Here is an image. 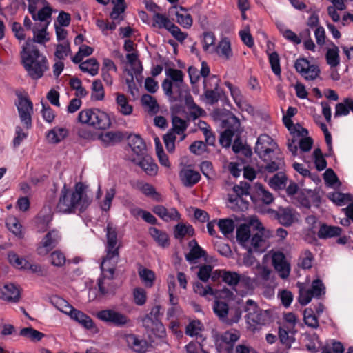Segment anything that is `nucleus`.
<instances>
[{
    "label": "nucleus",
    "mask_w": 353,
    "mask_h": 353,
    "mask_svg": "<svg viewBox=\"0 0 353 353\" xmlns=\"http://www.w3.org/2000/svg\"><path fill=\"white\" fill-rule=\"evenodd\" d=\"M130 340L132 344V347L135 352L144 353L147 351L148 343L146 341L139 339L135 336H132L130 337Z\"/></svg>",
    "instance_id": "60"
},
{
    "label": "nucleus",
    "mask_w": 353,
    "mask_h": 353,
    "mask_svg": "<svg viewBox=\"0 0 353 353\" xmlns=\"http://www.w3.org/2000/svg\"><path fill=\"white\" fill-rule=\"evenodd\" d=\"M174 234L176 239H182L187 234L193 236L194 230L190 224L179 223L175 225Z\"/></svg>",
    "instance_id": "41"
},
{
    "label": "nucleus",
    "mask_w": 353,
    "mask_h": 353,
    "mask_svg": "<svg viewBox=\"0 0 353 353\" xmlns=\"http://www.w3.org/2000/svg\"><path fill=\"white\" fill-rule=\"evenodd\" d=\"M97 317L101 321L119 327H123L130 322V319L125 314L112 309L98 312Z\"/></svg>",
    "instance_id": "8"
},
{
    "label": "nucleus",
    "mask_w": 353,
    "mask_h": 353,
    "mask_svg": "<svg viewBox=\"0 0 353 353\" xmlns=\"http://www.w3.org/2000/svg\"><path fill=\"white\" fill-rule=\"evenodd\" d=\"M105 253L101 264V269L102 272H108L107 276L111 277L114 274L116 266L120 259L119 250H105Z\"/></svg>",
    "instance_id": "12"
},
{
    "label": "nucleus",
    "mask_w": 353,
    "mask_h": 353,
    "mask_svg": "<svg viewBox=\"0 0 353 353\" xmlns=\"http://www.w3.org/2000/svg\"><path fill=\"white\" fill-rule=\"evenodd\" d=\"M8 259L11 265L19 269H26L28 265V261L23 257H20L14 252H10L8 254Z\"/></svg>",
    "instance_id": "55"
},
{
    "label": "nucleus",
    "mask_w": 353,
    "mask_h": 353,
    "mask_svg": "<svg viewBox=\"0 0 353 353\" xmlns=\"http://www.w3.org/2000/svg\"><path fill=\"white\" fill-rule=\"evenodd\" d=\"M99 67V63L94 58H90L79 65V68L82 72H88L92 76H94L98 73Z\"/></svg>",
    "instance_id": "43"
},
{
    "label": "nucleus",
    "mask_w": 353,
    "mask_h": 353,
    "mask_svg": "<svg viewBox=\"0 0 353 353\" xmlns=\"http://www.w3.org/2000/svg\"><path fill=\"white\" fill-rule=\"evenodd\" d=\"M172 22L164 14L155 13L153 16V26H157L159 28H165L169 30Z\"/></svg>",
    "instance_id": "53"
},
{
    "label": "nucleus",
    "mask_w": 353,
    "mask_h": 353,
    "mask_svg": "<svg viewBox=\"0 0 353 353\" xmlns=\"http://www.w3.org/2000/svg\"><path fill=\"white\" fill-rule=\"evenodd\" d=\"M350 110L353 112V99L346 98L343 100V102L336 104L334 116H346Z\"/></svg>",
    "instance_id": "35"
},
{
    "label": "nucleus",
    "mask_w": 353,
    "mask_h": 353,
    "mask_svg": "<svg viewBox=\"0 0 353 353\" xmlns=\"http://www.w3.org/2000/svg\"><path fill=\"white\" fill-rule=\"evenodd\" d=\"M172 128L169 131H172L176 135L183 134L188 128L186 121L181 119L178 116H174L172 119Z\"/></svg>",
    "instance_id": "51"
},
{
    "label": "nucleus",
    "mask_w": 353,
    "mask_h": 353,
    "mask_svg": "<svg viewBox=\"0 0 353 353\" xmlns=\"http://www.w3.org/2000/svg\"><path fill=\"white\" fill-rule=\"evenodd\" d=\"M314 260L313 254L309 250H305L299 256L298 266L303 270L310 269L312 267Z\"/></svg>",
    "instance_id": "40"
},
{
    "label": "nucleus",
    "mask_w": 353,
    "mask_h": 353,
    "mask_svg": "<svg viewBox=\"0 0 353 353\" xmlns=\"http://www.w3.org/2000/svg\"><path fill=\"white\" fill-rule=\"evenodd\" d=\"M303 320L305 323L310 327L317 328L319 327V321L314 311L312 308H306L303 312Z\"/></svg>",
    "instance_id": "54"
},
{
    "label": "nucleus",
    "mask_w": 353,
    "mask_h": 353,
    "mask_svg": "<svg viewBox=\"0 0 353 353\" xmlns=\"http://www.w3.org/2000/svg\"><path fill=\"white\" fill-rule=\"evenodd\" d=\"M141 190L145 196L151 197L155 201L161 202L163 201V196L156 191L154 186L149 183L143 184Z\"/></svg>",
    "instance_id": "57"
},
{
    "label": "nucleus",
    "mask_w": 353,
    "mask_h": 353,
    "mask_svg": "<svg viewBox=\"0 0 353 353\" xmlns=\"http://www.w3.org/2000/svg\"><path fill=\"white\" fill-rule=\"evenodd\" d=\"M216 37L214 33L210 32H205L203 34V49L205 52H210L213 48H215L214 43Z\"/></svg>",
    "instance_id": "58"
},
{
    "label": "nucleus",
    "mask_w": 353,
    "mask_h": 353,
    "mask_svg": "<svg viewBox=\"0 0 353 353\" xmlns=\"http://www.w3.org/2000/svg\"><path fill=\"white\" fill-rule=\"evenodd\" d=\"M119 111L123 115H130L132 112V107L128 103L126 97L123 94H117L116 99Z\"/></svg>",
    "instance_id": "46"
},
{
    "label": "nucleus",
    "mask_w": 353,
    "mask_h": 353,
    "mask_svg": "<svg viewBox=\"0 0 353 353\" xmlns=\"http://www.w3.org/2000/svg\"><path fill=\"white\" fill-rule=\"evenodd\" d=\"M188 246L190 248V252L185 257L190 263H195L198 259L206 255L205 251L199 245L195 239L191 240L188 243Z\"/></svg>",
    "instance_id": "19"
},
{
    "label": "nucleus",
    "mask_w": 353,
    "mask_h": 353,
    "mask_svg": "<svg viewBox=\"0 0 353 353\" xmlns=\"http://www.w3.org/2000/svg\"><path fill=\"white\" fill-rule=\"evenodd\" d=\"M105 92L100 80H94L92 84L91 99L92 101H102L104 99Z\"/></svg>",
    "instance_id": "49"
},
{
    "label": "nucleus",
    "mask_w": 353,
    "mask_h": 353,
    "mask_svg": "<svg viewBox=\"0 0 353 353\" xmlns=\"http://www.w3.org/2000/svg\"><path fill=\"white\" fill-rule=\"evenodd\" d=\"M211 52H216L224 60H229L233 56L230 42L227 38L222 39L217 46L211 50Z\"/></svg>",
    "instance_id": "22"
},
{
    "label": "nucleus",
    "mask_w": 353,
    "mask_h": 353,
    "mask_svg": "<svg viewBox=\"0 0 353 353\" xmlns=\"http://www.w3.org/2000/svg\"><path fill=\"white\" fill-rule=\"evenodd\" d=\"M126 137L128 139V144L132 150L137 155H143L146 146L141 137L137 134L128 136L126 134Z\"/></svg>",
    "instance_id": "29"
},
{
    "label": "nucleus",
    "mask_w": 353,
    "mask_h": 353,
    "mask_svg": "<svg viewBox=\"0 0 353 353\" xmlns=\"http://www.w3.org/2000/svg\"><path fill=\"white\" fill-rule=\"evenodd\" d=\"M251 235V230L250 225L247 224H241L236 230V239L243 244L246 243Z\"/></svg>",
    "instance_id": "56"
},
{
    "label": "nucleus",
    "mask_w": 353,
    "mask_h": 353,
    "mask_svg": "<svg viewBox=\"0 0 353 353\" xmlns=\"http://www.w3.org/2000/svg\"><path fill=\"white\" fill-rule=\"evenodd\" d=\"M269 212L284 226H290L295 219V213L290 208H279V210H270Z\"/></svg>",
    "instance_id": "13"
},
{
    "label": "nucleus",
    "mask_w": 353,
    "mask_h": 353,
    "mask_svg": "<svg viewBox=\"0 0 353 353\" xmlns=\"http://www.w3.org/2000/svg\"><path fill=\"white\" fill-rule=\"evenodd\" d=\"M250 185L248 182L241 181L239 185L233 187L234 194H228L230 208L234 210L244 211L248 208L249 202L244 198L250 195Z\"/></svg>",
    "instance_id": "3"
},
{
    "label": "nucleus",
    "mask_w": 353,
    "mask_h": 353,
    "mask_svg": "<svg viewBox=\"0 0 353 353\" xmlns=\"http://www.w3.org/2000/svg\"><path fill=\"white\" fill-rule=\"evenodd\" d=\"M6 225L7 228L15 236L19 237L23 236L22 225L16 216H8L6 219Z\"/></svg>",
    "instance_id": "34"
},
{
    "label": "nucleus",
    "mask_w": 353,
    "mask_h": 353,
    "mask_svg": "<svg viewBox=\"0 0 353 353\" xmlns=\"http://www.w3.org/2000/svg\"><path fill=\"white\" fill-rule=\"evenodd\" d=\"M51 302L59 311L68 316L70 315L74 308L68 301L60 297L53 298Z\"/></svg>",
    "instance_id": "48"
},
{
    "label": "nucleus",
    "mask_w": 353,
    "mask_h": 353,
    "mask_svg": "<svg viewBox=\"0 0 353 353\" xmlns=\"http://www.w3.org/2000/svg\"><path fill=\"white\" fill-rule=\"evenodd\" d=\"M111 125V121L109 115L101 110L97 112V118L95 121L92 122V126L98 130H105Z\"/></svg>",
    "instance_id": "30"
},
{
    "label": "nucleus",
    "mask_w": 353,
    "mask_h": 353,
    "mask_svg": "<svg viewBox=\"0 0 353 353\" xmlns=\"http://www.w3.org/2000/svg\"><path fill=\"white\" fill-rule=\"evenodd\" d=\"M139 275L147 287H151L155 279L154 273L147 268H142L139 270Z\"/></svg>",
    "instance_id": "59"
},
{
    "label": "nucleus",
    "mask_w": 353,
    "mask_h": 353,
    "mask_svg": "<svg viewBox=\"0 0 353 353\" xmlns=\"http://www.w3.org/2000/svg\"><path fill=\"white\" fill-rule=\"evenodd\" d=\"M132 295L136 305H143L147 301L146 291L142 288H136L133 290Z\"/></svg>",
    "instance_id": "64"
},
{
    "label": "nucleus",
    "mask_w": 353,
    "mask_h": 353,
    "mask_svg": "<svg viewBox=\"0 0 353 353\" xmlns=\"http://www.w3.org/2000/svg\"><path fill=\"white\" fill-rule=\"evenodd\" d=\"M240 334L236 330L227 331L221 337V341L225 343L226 349L230 351L232 349L234 344L239 339Z\"/></svg>",
    "instance_id": "45"
},
{
    "label": "nucleus",
    "mask_w": 353,
    "mask_h": 353,
    "mask_svg": "<svg viewBox=\"0 0 353 353\" xmlns=\"http://www.w3.org/2000/svg\"><path fill=\"white\" fill-rule=\"evenodd\" d=\"M244 310L248 313L245 316L247 323L253 328L257 325H265L268 320V312L261 310L251 299L246 301Z\"/></svg>",
    "instance_id": "4"
},
{
    "label": "nucleus",
    "mask_w": 353,
    "mask_h": 353,
    "mask_svg": "<svg viewBox=\"0 0 353 353\" xmlns=\"http://www.w3.org/2000/svg\"><path fill=\"white\" fill-rule=\"evenodd\" d=\"M137 164L149 175H154L157 172L158 167L150 157L143 158Z\"/></svg>",
    "instance_id": "42"
},
{
    "label": "nucleus",
    "mask_w": 353,
    "mask_h": 353,
    "mask_svg": "<svg viewBox=\"0 0 353 353\" xmlns=\"http://www.w3.org/2000/svg\"><path fill=\"white\" fill-rule=\"evenodd\" d=\"M341 228L338 226H331L327 224H321L318 232V236L320 239H327L337 236L341 234Z\"/></svg>",
    "instance_id": "31"
},
{
    "label": "nucleus",
    "mask_w": 353,
    "mask_h": 353,
    "mask_svg": "<svg viewBox=\"0 0 353 353\" xmlns=\"http://www.w3.org/2000/svg\"><path fill=\"white\" fill-rule=\"evenodd\" d=\"M272 264L281 279H287L290 273V264L286 259L285 255L277 251L272 255Z\"/></svg>",
    "instance_id": "11"
},
{
    "label": "nucleus",
    "mask_w": 353,
    "mask_h": 353,
    "mask_svg": "<svg viewBox=\"0 0 353 353\" xmlns=\"http://www.w3.org/2000/svg\"><path fill=\"white\" fill-rule=\"evenodd\" d=\"M106 239L105 250H119L121 244L117 239V229L112 223L108 222L105 228Z\"/></svg>",
    "instance_id": "15"
},
{
    "label": "nucleus",
    "mask_w": 353,
    "mask_h": 353,
    "mask_svg": "<svg viewBox=\"0 0 353 353\" xmlns=\"http://www.w3.org/2000/svg\"><path fill=\"white\" fill-rule=\"evenodd\" d=\"M61 239L60 232L54 228L50 230L42 238L37 247V253L39 256H46L55 248Z\"/></svg>",
    "instance_id": "6"
},
{
    "label": "nucleus",
    "mask_w": 353,
    "mask_h": 353,
    "mask_svg": "<svg viewBox=\"0 0 353 353\" xmlns=\"http://www.w3.org/2000/svg\"><path fill=\"white\" fill-rule=\"evenodd\" d=\"M108 272H102L101 277L98 280V287L101 294L105 296L114 292L116 285L112 281L114 275L111 277L107 276Z\"/></svg>",
    "instance_id": "21"
},
{
    "label": "nucleus",
    "mask_w": 353,
    "mask_h": 353,
    "mask_svg": "<svg viewBox=\"0 0 353 353\" xmlns=\"http://www.w3.org/2000/svg\"><path fill=\"white\" fill-rule=\"evenodd\" d=\"M52 219V215L48 213L43 214L41 212L36 218V223L37 226V230L39 232H43L48 228L49 224Z\"/></svg>",
    "instance_id": "50"
},
{
    "label": "nucleus",
    "mask_w": 353,
    "mask_h": 353,
    "mask_svg": "<svg viewBox=\"0 0 353 353\" xmlns=\"http://www.w3.org/2000/svg\"><path fill=\"white\" fill-rule=\"evenodd\" d=\"M301 130H297V132H294L291 134V138L288 139V148L292 152L293 156H296L298 150L296 143H299V139L301 137H306L308 134L307 129L299 126Z\"/></svg>",
    "instance_id": "27"
},
{
    "label": "nucleus",
    "mask_w": 353,
    "mask_h": 353,
    "mask_svg": "<svg viewBox=\"0 0 353 353\" xmlns=\"http://www.w3.org/2000/svg\"><path fill=\"white\" fill-rule=\"evenodd\" d=\"M228 305L223 301H216L213 305L214 312L221 319H224L228 314Z\"/></svg>",
    "instance_id": "62"
},
{
    "label": "nucleus",
    "mask_w": 353,
    "mask_h": 353,
    "mask_svg": "<svg viewBox=\"0 0 353 353\" xmlns=\"http://www.w3.org/2000/svg\"><path fill=\"white\" fill-rule=\"evenodd\" d=\"M153 212L165 222L179 221L181 214L175 208L167 209L163 205H157L153 207Z\"/></svg>",
    "instance_id": "14"
},
{
    "label": "nucleus",
    "mask_w": 353,
    "mask_h": 353,
    "mask_svg": "<svg viewBox=\"0 0 353 353\" xmlns=\"http://www.w3.org/2000/svg\"><path fill=\"white\" fill-rule=\"evenodd\" d=\"M223 123L226 129L221 134L219 142L223 147L229 148L232 137L235 136L240 127V122L236 117L230 116L223 121Z\"/></svg>",
    "instance_id": "10"
},
{
    "label": "nucleus",
    "mask_w": 353,
    "mask_h": 353,
    "mask_svg": "<svg viewBox=\"0 0 353 353\" xmlns=\"http://www.w3.org/2000/svg\"><path fill=\"white\" fill-rule=\"evenodd\" d=\"M98 110L97 108H92L81 110L78 114L79 121L92 126V122L95 121L97 118Z\"/></svg>",
    "instance_id": "36"
},
{
    "label": "nucleus",
    "mask_w": 353,
    "mask_h": 353,
    "mask_svg": "<svg viewBox=\"0 0 353 353\" xmlns=\"http://www.w3.org/2000/svg\"><path fill=\"white\" fill-rule=\"evenodd\" d=\"M149 233L159 246L166 248L170 245L169 236L166 232L151 227L149 228Z\"/></svg>",
    "instance_id": "26"
},
{
    "label": "nucleus",
    "mask_w": 353,
    "mask_h": 353,
    "mask_svg": "<svg viewBox=\"0 0 353 353\" xmlns=\"http://www.w3.org/2000/svg\"><path fill=\"white\" fill-rule=\"evenodd\" d=\"M239 274L236 272L224 270L223 281L234 288L239 283Z\"/></svg>",
    "instance_id": "61"
},
{
    "label": "nucleus",
    "mask_w": 353,
    "mask_h": 353,
    "mask_svg": "<svg viewBox=\"0 0 353 353\" xmlns=\"http://www.w3.org/2000/svg\"><path fill=\"white\" fill-rule=\"evenodd\" d=\"M21 63L28 75L34 80L41 78L49 69L48 59L39 52L33 40H26L20 52Z\"/></svg>",
    "instance_id": "2"
},
{
    "label": "nucleus",
    "mask_w": 353,
    "mask_h": 353,
    "mask_svg": "<svg viewBox=\"0 0 353 353\" xmlns=\"http://www.w3.org/2000/svg\"><path fill=\"white\" fill-rule=\"evenodd\" d=\"M314 297L319 298L325 293V288L322 281L317 279L312 281L310 289H308Z\"/></svg>",
    "instance_id": "63"
},
{
    "label": "nucleus",
    "mask_w": 353,
    "mask_h": 353,
    "mask_svg": "<svg viewBox=\"0 0 353 353\" xmlns=\"http://www.w3.org/2000/svg\"><path fill=\"white\" fill-rule=\"evenodd\" d=\"M267 164L265 166V170L268 172H274L279 170L283 165L284 161L281 157H276L275 154L270 155V160H263Z\"/></svg>",
    "instance_id": "39"
},
{
    "label": "nucleus",
    "mask_w": 353,
    "mask_h": 353,
    "mask_svg": "<svg viewBox=\"0 0 353 353\" xmlns=\"http://www.w3.org/2000/svg\"><path fill=\"white\" fill-rule=\"evenodd\" d=\"M17 101L16 106L21 123L27 129L32 127V114L33 112V104L27 96H23L21 92H17Z\"/></svg>",
    "instance_id": "5"
},
{
    "label": "nucleus",
    "mask_w": 353,
    "mask_h": 353,
    "mask_svg": "<svg viewBox=\"0 0 353 353\" xmlns=\"http://www.w3.org/2000/svg\"><path fill=\"white\" fill-rule=\"evenodd\" d=\"M68 135V130L64 128H54L47 134V139L49 142L57 143L63 140Z\"/></svg>",
    "instance_id": "38"
},
{
    "label": "nucleus",
    "mask_w": 353,
    "mask_h": 353,
    "mask_svg": "<svg viewBox=\"0 0 353 353\" xmlns=\"http://www.w3.org/2000/svg\"><path fill=\"white\" fill-rule=\"evenodd\" d=\"M257 231L256 233L252 234L251 239V247L248 249V252H262L264 251L263 243V228L261 227V224H259L257 227Z\"/></svg>",
    "instance_id": "24"
},
{
    "label": "nucleus",
    "mask_w": 353,
    "mask_h": 353,
    "mask_svg": "<svg viewBox=\"0 0 353 353\" xmlns=\"http://www.w3.org/2000/svg\"><path fill=\"white\" fill-rule=\"evenodd\" d=\"M296 333V330H291L290 328L283 325L279 329V336L281 342L289 347L294 342L295 338L294 336Z\"/></svg>",
    "instance_id": "32"
},
{
    "label": "nucleus",
    "mask_w": 353,
    "mask_h": 353,
    "mask_svg": "<svg viewBox=\"0 0 353 353\" xmlns=\"http://www.w3.org/2000/svg\"><path fill=\"white\" fill-rule=\"evenodd\" d=\"M69 316L85 329L90 330L94 327L92 319L88 315L76 308H74Z\"/></svg>",
    "instance_id": "23"
},
{
    "label": "nucleus",
    "mask_w": 353,
    "mask_h": 353,
    "mask_svg": "<svg viewBox=\"0 0 353 353\" xmlns=\"http://www.w3.org/2000/svg\"><path fill=\"white\" fill-rule=\"evenodd\" d=\"M225 85L230 90V94L239 108H241L243 105H245L252 109V106L243 101V97L239 88L234 86L230 82L228 81H226Z\"/></svg>",
    "instance_id": "37"
},
{
    "label": "nucleus",
    "mask_w": 353,
    "mask_h": 353,
    "mask_svg": "<svg viewBox=\"0 0 353 353\" xmlns=\"http://www.w3.org/2000/svg\"><path fill=\"white\" fill-rule=\"evenodd\" d=\"M174 83L168 79H164L162 83V88L166 96L171 99L172 101H182L183 99V96L185 94V92H188L187 90H177L178 94L177 96L174 95L173 92Z\"/></svg>",
    "instance_id": "28"
},
{
    "label": "nucleus",
    "mask_w": 353,
    "mask_h": 353,
    "mask_svg": "<svg viewBox=\"0 0 353 353\" xmlns=\"http://www.w3.org/2000/svg\"><path fill=\"white\" fill-rule=\"evenodd\" d=\"M87 188L88 186L81 182L75 184L74 190L68 188L66 184H64L56 206L57 211L63 214L84 212L92 201V199L87 194Z\"/></svg>",
    "instance_id": "1"
},
{
    "label": "nucleus",
    "mask_w": 353,
    "mask_h": 353,
    "mask_svg": "<svg viewBox=\"0 0 353 353\" xmlns=\"http://www.w3.org/2000/svg\"><path fill=\"white\" fill-rule=\"evenodd\" d=\"M179 177L182 183L185 187H192L197 183L201 176L199 172L189 168H183L179 172Z\"/></svg>",
    "instance_id": "18"
},
{
    "label": "nucleus",
    "mask_w": 353,
    "mask_h": 353,
    "mask_svg": "<svg viewBox=\"0 0 353 353\" xmlns=\"http://www.w3.org/2000/svg\"><path fill=\"white\" fill-rule=\"evenodd\" d=\"M165 74L174 83V88L179 90H186L184 89L183 73L181 70L174 68H168L165 70Z\"/></svg>",
    "instance_id": "25"
},
{
    "label": "nucleus",
    "mask_w": 353,
    "mask_h": 353,
    "mask_svg": "<svg viewBox=\"0 0 353 353\" xmlns=\"http://www.w3.org/2000/svg\"><path fill=\"white\" fill-rule=\"evenodd\" d=\"M141 103L149 113L156 114L159 112V107L157 100L150 94H145L142 96Z\"/></svg>",
    "instance_id": "44"
},
{
    "label": "nucleus",
    "mask_w": 353,
    "mask_h": 353,
    "mask_svg": "<svg viewBox=\"0 0 353 353\" xmlns=\"http://www.w3.org/2000/svg\"><path fill=\"white\" fill-rule=\"evenodd\" d=\"M220 231L225 236L232 234L235 228L234 221L231 219H221L218 222Z\"/></svg>",
    "instance_id": "52"
},
{
    "label": "nucleus",
    "mask_w": 353,
    "mask_h": 353,
    "mask_svg": "<svg viewBox=\"0 0 353 353\" xmlns=\"http://www.w3.org/2000/svg\"><path fill=\"white\" fill-rule=\"evenodd\" d=\"M219 79L215 75L204 79V95L208 102L212 105L219 101L221 99L223 91L219 87Z\"/></svg>",
    "instance_id": "9"
},
{
    "label": "nucleus",
    "mask_w": 353,
    "mask_h": 353,
    "mask_svg": "<svg viewBox=\"0 0 353 353\" xmlns=\"http://www.w3.org/2000/svg\"><path fill=\"white\" fill-rule=\"evenodd\" d=\"M183 100L187 106L189 116L193 120L198 119L205 114V111L194 103L192 97L188 92H185Z\"/></svg>",
    "instance_id": "20"
},
{
    "label": "nucleus",
    "mask_w": 353,
    "mask_h": 353,
    "mask_svg": "<svg viewBox=\"0 0 353 353\" xmlns=\"http://www.w3.org/2000/svg\"><path fill=\"white\" fill-rule=\"evenodd\" d=\"M19 334L20 336L28 338L34 342L41 341L45 336L42 332L34 330L31 327L22 328L20 330Z\"/></svg>",
    "instance_id": "47"
},
{
    "label": "nucleus",
    "mask_w": 353,
    "mask_h": 353,
    "mask_svg": "<svg viewBox=\"0 0 353 353\" xmlns=\"http://www.w3.org/2000/svg\"><path fill=\"white\" fill-rule=\"evenodd\" d=\"M276 143L268 134H261L257 139L254 152L262 160H270V155L275 154Z\"/></svg>",
    "instance_id": "7"
},
{
    "label": "nucleus",
    "mask_w": 353,
    "mask_h": 353,
    "mask_svg": "<svg viewBox=\"0 0 353 353\" xmlns=\"http://www.w3.org/2000/svg\"><path fill=\"white\" fill-rule=\"evenodd\" d=\"M0 299L8 302L17 303L20 299L19 290L12 283L5 284L0 288Z\"/></svg>",
    "instance_id": "16"
},
{
    "label": "nucleus",
    "mask_w": 353,
    "mask_h": 353,
    "mask_svg": "<svg viewBox=\"0 0 353 353\" xmlns=\"http://www.w3.org/2000/svg\"><path fill=\"white\" fill-rule=\"evenodd\" d=\"M327 63L332 68L337 67L340 63L339 49L334 43L328 48L325 54Z\"/></svg>",
    "instance_id": "33"
},
{
    "label": "nucleus",
    "mask_w": 353,
    "mask_h": 353,
    "mask_svg": "<svg viewBox=\"0 0 353 353\" xmlns=\"http://www.w3.org/2000/svg\"><path fill=\"white\" fill-rule=\"evenodd\" d=\"M125 138L126 133H123L121 131H110L101 133L99 135V139L105 147L114 145L121 142Z\"/></svg>",
    "instance_id": "17"
}]
</instances>
